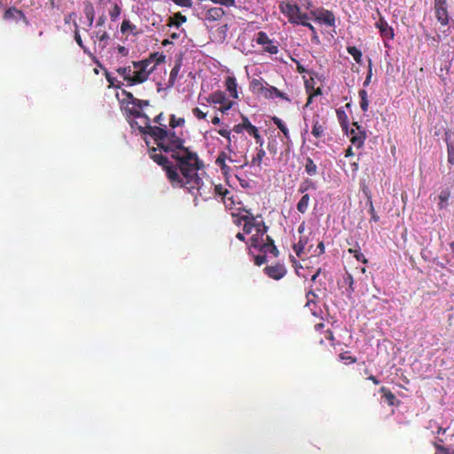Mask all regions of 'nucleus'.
Returning <instances> with one entry per match:
<instances>
[{
	"label": "nucleus",
	"mask_w": 454,
	"mask_h": 454,
	"mask_svg": "<svg viewBox=\"0 0 454 454\" xmlns=\"http://www.w3.org/2000/svg\"><path fill=\"white\" fill-rule=\"evenodd\" d=\"M172 157L178 160V168L168 166V178L174 185L185 187L192 196H198L195 191H200V179L197 170L202 167V163L197 154L183 146L172 153Z\"/></svg>",
	"instance_id": "obj_1"
},
{
	"label": "nucleus",
	"mask_w": 454,
	"mask_h": 454,
	"mask_svg": "<svg viewBox=\"0 0 454 454\" xmlns=\"http://www.w3.org/2000/svg\"><path fill=\"white\" fill-rule=\"evenodd\" d=\"M225 204V207L230 210L231 216L234 218V223L237 225L241 224L244 221L243 231L247 234L252 232L253 229H255L256 217L252 213V209L242 207L241 200H223Z\"/></svg>",
	"instance_id": "obj_2"
},
{
	"label": "nucleus",
	"mask_w": 454,
	"mask_h": 454,
	"mask_svg": "<svg viewBox=\"0 0 454 454\" xmlns=\"http://www.w3.org/2000/svg\"><path fill=\"white\" fill-rule=\"evenodd\" d=\"M268 226L262 221H257L255 224V233L251 237V246L258 248L263 254H271L273 257H278L279 251L275 246L273 239L267 235Z\"/></svg>",
	"instance_id": "obj_3"
},
{
	"label": "nucleus",
	"mask_w": 454,
	"mask_h": 454,
	"mask_svg": "<svg viewBox=\"0 0 454 454\" xmlns=\"http://www.w3.org/2000/svg\"><path fill=\"white\" fill-rule=\"evenodd\" d=\"M134 67L137 68L133 72L132 82L140 83L147 80L149 74L154 70L155 66L149 67L152 64L151 59H145L141 62H134Z\"/></svg>",
	"instance_id": "obj_4"
},
{
	"label": "nucleus",
	"mask_w": 454,
	"mask_h": 454,
	"mask_svg": "<svg viewBox=\"0 0 454 454\" xmlns=\"http://www.w3.org/2000/svg\"><path fill=\"white\" fill-rule=\"evenodd\" d=\"M284 12L288 15L289 20L293 23L301 24L309 27L312 31L314 27L311 24L306 22L308 19L306 14L301 12L300 8L295 4H286Z\"/></svg>",
	"instance_id": "obj_5"
},
{
	"label": "nucleus",
	"mask_w": 454,
	"mask_h": 454,
	"mask_svg": "<svg viewBox=\"0 0 454 454\" xmlns=\"http://www.w3.org/2000/svg\"><path fill=\"white\" fill-rule=\"evenodd\" d=\"M184 140L178 137L175 132H168V138L165 142H160V148L166 153H176L183 148Z\"/></svg>",
	"instance_id": "obj_6"
},
{
	"label": "nucleus",
	"mask_w": 454,
	"mask_h": 454,
	"mask_svg": "<svg viewBox=\"0 0 454 454\" xmlns=\"http://www.w3.org/2000/svg\"><path fill=\"white\" fill-rule=\"evenodd\" d=\"M140 130L145 134L152 136L157 142L159 147L160 142H165L167 138H168V131L163 128L147 125L145 129L140 127Z\"/></svg>",
	"instance_id": "obj_7"
},
{
	"label": "nucleus",
	"mask_w": 454,
	"mask_h": 454,
	"mask_svg": "<svg viewBox=\"0 0 454 454\" xmlns=\"http://www.w3.org/2000/svg\"><path fill=\"white\" fill-rule=\"evenodd\" d=\"M434 12L438 21L445 26L449 22V13L447 11L446 0H434Z\"/></svg>",
	"instance_id": "obj_8"
},
{
	"label": "nucleus",
	"mask_w": 454,
	"mask_h": 454,
	"mask_svg": "<svg viewBox=\"0 0 454 454\" xmlns=\"http://www.w3.org/2000/svg\"><path fill=\"white\" fill-rule=\"evenodd\" d=\"M264 273L270 278L279 280L286 274V267L281 263L266 266L263 270Z\"/></svg>",
	"instance_id": "obj_9"
},
{
	"label": "nucleus",
	"mask_w": 454,
	"mask_h": 454,
	"mask_svg": "<svg viewBox=\"0 0 454 454\" xmlns=\"http://www.w3.org/2000/svg\"><path fill=\"white\" fill-rule=\"evenodd\" d=\"M380 392L389 406H398L400 404V401L397 400L395 395L386 387H381Z\"/></svg>",
	"instance_id": "obj_10"
},
{
	"label": "nucleus",
	"mask_w": 454,
	"mask_h": 454,
	"mask_svg": "<svg viewBox=\"0 0 454 454\" xmlns=\"http://www.w3.org/2000/svg\"><path fill=\"white\" fill-rule=\"evenodd\" d=\"M354 125L356 126V129L359 131V134H356L354 129H351L350 133L352 135L350 141L351 143L356 146L357 148H360L364 145V141L365 139V133L364 131L360 130V127L357 126L356 123H354Z\"/></svg>",
	"instance_id": "obj_11"
},
{
	"label": "nucleus",
	"mask_w": 454,
	"mask_h": 454,
	"mask_svg": "<svg viewBox=\"0 0 454 454\" xmlns=\"http://www.w3.org/2000/svg\"><path fill=\"white\" fill-rule=\"evenodd\" d=\"M445 136L448 145V161L450 164L454 165V134L446 132Z\"/></svg>",
	"instance_id": "obj_12"
},
{
	"label": "nucleus",
	"mask_w": 454,
	"mask_h": 454,
	"mask_svg": "<svg viewBox=\"0 0 454 454\" xmlns=\"http://www.w3.org/2000/svg\"><path fill=\"white\" fill-rule=\"evenodd\" d=\"M224 15V11L221 7H213L207 11L206 19L210 21L220 20Z\"/></svg>",
	"instance_id": "obj_13"
},
{
	"label": "nucleus",
	"mask_w": 454,
	"mask_h": 454,
	"mask_svg": "<svg viewBox=\"0 0 454 454\" xmlns=\"http://www.w3.org/2000/svg\"><path fill=\"white\" fill-rule=\"evenodd\" d=\"M377 27L380 29V34L383 36H385L387 38H390V39L393 38V36H394L393 29L387 25V23L385 20H380L377 23Z\"/></svg>",
	"instance_id": "obj_14"
},
{
	"label": "nucleus",
	"mask_w": 454,
	"mask_h": 454,
	"mask_svg": "<svg viewBox=\"0 0 454 454\" xmlns=\"http://www.w3.org/2000/svg\"><path fill=\"white\" fill-rule=\"evenodd\" d=\"M226 88L230 91L232 98H238L237 83L235 78L228 77L226 79Z\"/></svg>",
	"instance_id": "obj_15"
},
{
	"label": "nucleus",
	"mask_w": 454,
	"mask_h": 454,
	"mask_svg": "<svg viewBox=\"0 0 454 454\" xmlns=\"http://www.w3.org/2000/svg\"><path fill=\"white\" fill-rule=\"evenodd\" d=\"M117 73L121 75H123L124 79L129 82V85H133L136 82H132L133 80V74H131V69L130 67H119L117 69Z\"/></svg>",
	"instance_id": "obj_16"
},
{
	"label": "nucleus",
	"mask_w": 454,
	"mask_h": 454,
	"mask_svg": "<svg viewBox=\"0 0 454 454\" xmlns=\"http://www.w3.org/2000/svg\"><path fill=\"white\" fill-rule=\"evenodd\" d=\"M348 252L349 254H352L358 262H361L364 264L368 263V260L366 259L364 254L360 251L359 247L348 248Z\"/></svg>",
	"instance_id": "obj_17"
},
{
	"label": "nucleus",
	"mask_w": 454,
	"mask_h": 454,
	"mask_svg": "<svg viewBox=\"0 0 454 454\" xmlns=\"http://www.w3.org/2000/svg\"><path fill=\"white\" fill-rule=\"evenodd\" d=\"M318 20L324 22L325 24L328 26H333L334 25V15L333 12L326 11L318 17Z\"/></svg>",
	"instance_id": "obj_18"
},
{
	"label": "nucleus",
	"mask_w": 454,
	"mask_h": 454,
	"mask_svg": "<svg viewBox=\"0 0 454 454\" xmlns=\"http://www.w3.org/2000/svg\"><path fill=\"white\" fill-rule=\"evenodd\" d=\"M272 93L276 95V97L283 98L286 101H290V98L286 96L285 93L278 90L276 87L270 86L266 90V92L264 93L265 97H271Z\"/></svg>",
	"instance_id": "obj_19"
},
{
	"label": "nucleus",
	"mask_w": 454,
	"mask_h": 454,
	"mask_svg": "<svg viewBox=\"0 0 454 454\" xmlns=\"http://www.w3.org/2000/svg\"><path fill=\"white\" fill-rule=\"evenodd\" d=\"M307 244V239H301L298 243L294 244L293 246V249L294 251L295 252L296 255L297 256H301L304 248H305V246Z\"/></svg>",
	"instance_id": "obj_20"
},
{
	"label": "nucleus",
	"mask_w": 454,
	"mask_h": 454,
	"mask_svg": "<svg viewBox=\"0 0 454 454\" xmlns=\"http://www.w3.org/2000/svg\"><path fill=\"white\" fill-rule=\"evenodd\" d=\"M174 18L176 20V21H174L173 18L168 19V26H176L179 27L182 23L186 21V17L182 15L180 12L176 13Z\"/></svg>",
	"instance_id": "obj_21"
},
{
	"label": "nucleus",
	"mask_w": 454,
	"mask_h": 454,
	"mask_svg": "<svg viewBox=\"0 0 454 454\" xmlns=\"http://www.w3.org/2000/svg\"><path fill=\"white\" fill-rule=\"evenodd\" d=\"M271 120L278 126V128L283 132L284 136L286 138H289L288 129L286 127V125L283 123V121L276 116L272 117Z\"/></svg>",
	"instance_id": "obj_22"
},
{
	"label": "nucleus",
	"mask_w": 454,
	"mask_h": 454,
	"mask_svg": "<svg viewBox=\"0 0 454 454\" xmlns=\"http://www.w3.org/2000/svg\"><path fill=\"white\" fill-rule=\"evenodd\" d=\"M180 63H177L175 65V67L172 68L170 74H169V80H168V87H172L176 82L177 74L180 70Z\"/></svg>",
	"instance_id": "obj_23"
},
{
	"label": "nucleus",
	"mask_w": 454,
	"mask_h": 454,
	"mask_svg": "<svg viewBox=\"0 0 454 454\" xmlns=\"http://www.w3.org/2000/svg\"><path fill=\"white\" fill-rule=\"evenodd\" d=\"M305 170L309 176H313L317 173V166L310 158H308L306 160Z\"/></svg>",
	"instance_id": "obj_24"
},
{
	"label": "nucleus",
	"mask_w": 454,
	"mask_h": 454,
	"mask_svg": "<svg viewBox=\"0 0 454 454\" xmlns=\"http://www.w3.org/2000/svg\"><path fill=\"white\" fill-rule=\"evenodd\" d=\"M348 52L354 58V59L357 62H361L362 52L356 46L348 47Z\"/></svg>",
	"instance_id": "obj_25"
},
{
	"label": "nucleus",
	"mask_w": 454,
	"mask_h": 454,
	"mask_svg": "<svg viewBox=\"0 0 454 454\" xmlns=\"http://www.w3.org/2000/svg\"><path fill=\"white\" fill-rule=\"evenodd\" d=\"M324 131H325V129H324L323 125L320 124L317 120L314 121V125H313V129H312L313 136L316 137H320L323 135Z\"/></svg>",
	"instance_id": "obj_26"
},
{
	"label": "nucleus",
	"mask_w": 454,
	"mask_h": 454,
	"mask_svg": "<svg viewBox=\"0 0 454 454\" xmlns=\"http://www.w3.org/2000/svg\"><path fill=\"white\" fill-rule=\"evenodd\" d=\"M339 358L345 362V364H354L356 362V357L349 355L348 351L342 352L339 355Z\"/></svg>",
	"instance_id": "obj_27"
},
{
	"label": "nucleus",
	"mask_w": 454,
	"mask_h": 454,
	"mask_svg": "<svg viewBox=\"0 0 454 454\" xmlns=\"http://www.w3.org/2000/svg\"><path fill=\"white\" fill-rule=\"evenodd\" d=\"M244 129L248 131L250 135L255 133L257 131V128L250 123L247 117L242 116Z\"/></svg>",
	"instance_id": "obj_28"
},
{
	"label": "nucleus",
	"mask_w": 454,
	"mask_h": 454,
	"mask_svg": "<svg viewBox=\"0 0 454 454\" xmlns=\"http://www.w3.org/2000/svg\"><path fill=\"white\" fill-rule=\"evenodd\" d=\"M256 42L262 45L271 43V41L264 32L258 33Z\"/></svg>",
	"instance_id": "obj_29"
},
{
	"label": "nucleus",
	"mask_w": 454,
	"mask_h": 454,
	"mask_svg": "<svg viewBox=\"0 0 454 454\" xmlns=\"http://www.w3.org/2000/svg\"><path fill=\"white\" fill-rule=\"evenodd\" d=\"M184 118H176L175 115H171L169 124L172 128L182 126V125H184Z\"/></svg>",
	"instance_id": "obj_30"
},
{
	"label": "nucleus",
	"mask_w": 454,
	"mask_h": 454,
	"mask_svg": "<svg viewBox=\"0 0 454 454\" xmlns=\"http://www.w3.org/2000/svg\"><path fill=\"white\" fill-rule=\"evenodd\" d=\"M153 160L161 166H165L166 168L168 166V160L163 155L155 154L153 155Z\"/></svg>",
	"instance_id": "obj_31"
},
{
	"label": "nucleus",
	"mask_w": 454,
	"mask_h": 454,
	"mask_svg": "<svg viewBox=\"0 0 454 454\" xmlns=\"http://www.w3.org/2000/svg\"><path fill=\"white\" fill-rule=\"evenodd\" d=\"M84 13L87 18H94V7L92 4L87 3L84 7Z\"/></svg>",
	"instance_id": "obj_32"
},
{
	"label": "nucleus",
	"mask_w": 454,
	"mask_h": 454,
	"mask_svg": "<svg viewBox=\"0 0 454 454\" xmlns=\"http://www.w3.org/2000/svg\"><path fill=\"white\" fill-rule=\"evenodd\" d=\"M307 303L306 306L310 307L311 304H315V299L317 298V294L313 291H309L306 294Z\"/></svg>",
	"instance_id": "obj_33"
},
{
	"label": "nucleus",
	"mask_w": 454,
	"mask_h": 454,
	"mask_svg": "<svg viewBox=\"0 0 454 454\" xmlns=\"http://www.w3.org/2000/svg\"><path fill=\"white\" fill-rule=\"evenodd\" d=\"M266 261H267L266 254L255 255L254 259V264L257 266L262 265L263 263L266 262Z\"/></svg>",
	"instance_id": "obj_34"
},
{
	"label": "nucleus",
	"mask_w": 454,
	"mask_h": 454,
	"mask_svg": "<svg viewBox=\"0 0 454 454\" xmlns=\"http://www.w3.org/2000/svg\"><path fill=\"white\" fill-rule=\"evenodd\" d=\"M265 156V152L263 149H260L256 154V156L253 159L252 162L260 165L262 158Z\"/></svg>",
	"instance_id": "obj_35"
},
{
	"label": "nucleus",
	"mask_w": 454,
	"mask_h": 454,
	"mask_svg": "<svg viewBox=\"0 0 454 454\" xmlns=\"http://www.w3.org/2000/svg\"><path fill=\"white\" fill-rule=\"evenodd\" d=\"M213 3L221 4L226 7H231L235 5V0H211Z\"/></svg>",
	"instance_id": "obj_36"
},
{
	"label": "nucleus",
	"mask_w": 454,
	"mask_h": 454,
	"mask_svg": "<svg viewBox=\"0 0 454 454\" xmlns=\"http://www.w3.org/2000/svg\"><path fill=\"white\" fill-rule=\"evenodd\" d=\"M133 28H135V27L131 25L129 20H123L121 27V33H126L128 30H132Z\"/></svg>",
	"instance_id": "obj_37"
},
{
	"label": "nucleus",
	"mask_w": 454,
	"mask_h": 454,
	"mask_svg": "<svg viewBox=\"0 0 454 454\" xmlns=\"http://www.w3.org/2000/svg\"><path fill=\"white\" fill-rule=\"evenodd\" d=\"M251 85L254 89H258V90H261L262 91H265V92H266V90L268 89V88H264L262 86V82L257 79H254L251 82Z\"/></svg>",
	"instance_id": "obj_38"
},
{
	"label": "nucleus",
	"mask_w": 454,
	"mask_h": 454,
	"mask_svg": "<svg viewBox=\"0 0 454 454\" xmlns=\"http://www.w3.org/2000/svg\"><path fill=\"white\" fill-rule=\"evenodd\" d=\"M308 208V200H299L298 204H297V209L301 212V213H305L306 210Z\"/></svg>",
	"instance_id": "obj_39"
},
{
	"label": "nucleus",
	"mask_w": 454,
	"mask_h": 454,
	"mask_svg": "<svg viewBox=\"0 0 454 454\" xmlns=\"http://www.w3.org/2000/svg\"><path fill=\"white\" fill-rule=\"evenodd\" d=\"M175 4L184 6V7H191L192 4V0H172Z\"/></svg>",
	"instance_id": "obj_40"
},
{
	"label": "nucleus",
	"mask_w": 454,
	"mask_h": 454,
	"mask_svg": "<svg viewBox=\"0 0 454 454\" xmlns=\"http://www.w3.org/2000/svg\"><path fill=\"white\" fill-rule=\"evenodd\" d=\"M369 205H370L369 211H370V214L372 215V220L374 221V222H378L380 220V217L375 213L374 207L372 205V200L369 201Z\"/></svg>",
	"instance_id": "obj_41"
},
{
	"label": "nucleus",
	"mask_w": 454,
	"mask_h": 454,
	"mask_svg": "<svg viewBox=\"0 0 454 454\" xmlns=\"http://www.w3.org/2000/svg\"><path fill=\"white\" fill-rule=\"evenodd\" d=\"M213 98H214L213 101L215 103H219V104H223V102L225 100V97L223 93H215L213 96Z\"/></svg>",
	"instance_id": "obj_42"
},
{
	"label": "nucleus",
	"mask_w": 454,
	"mask_h": 454,
	"mask_svg": "<svg viewBox=\"0 0 454 454\" xmlns=\"http://www.w3.org/2000/svg\"><path fill=\"white\" fill-rule=\"evenodd\" d=\"M193 114L199 119H205L207 116L206 113H203L200 108L196 107L192 110Z\"/></svg>",
	"instance_id": "obj_43"
},
{
	"label": "nucleus",
	"mask_w": 454,
	"mask_h": 454,
	"mask_svg": "<svg viewBox=\"0 0 454 454\" xmlns=\"http://www.w3.org/2000/svg\"><path fill=\"white\" fill-rule=\"evenodd\" d=\"M135 106H137L139 108H143L145 106H149V101L148 100H141V99H137L136 101H134V105Z\"/></svg>",
	"instance_id": "obj_44"
},
{
	"label": "nucleus",
	"mask_w": 454,
	"mask_h": 454,
	"mask_svg": "<svg viewBox=\"0 0 454 454\" xmlns=\"http://www.w3.org/2000/svg\"><path fill=\"white\" fill-rule=\"evenodd\" d=\"M264 51L270 53V54H276L278 51V46L273 44H269L264 48Z\"/></svg>",
	"instance_id": "obj_45"
},
{
	"label": "nucleus",
	"mask_w": 454,
	"mask_h": 454,
	"mask_svg": "<svg viewBox=\"0 0 454 454\" xmlns=\"http://www.w3.org/2000/svg\"><path fill=\"white\" fill-rule=\"evenodd\" d=\"M121 13V9L118 5H115L114 10L110 12L112 20H115Z\"/></svg>",
	"instance_id": "obj_46"
},
{
	"label": "nucleus",
	"mask_w": 454,
	"mask_h": 454,
	"mask_svg": "<svg viewBox=\"0 0 454 454\" xmlns=\"http://www.w3.org/2000/svg\"><path fill=\"white\" fill-rule=\"evenodd\" d=\"M122 93L126 96V98L129 100V102L130 104L134 105V101H136L137 98L133 96V94L131 92H129V91H126V90H123Z\"/></svg>",
	"instance_id": "obj_47"
},
{
	"label": "nucleus",
	"mask_w": 454,
	"mask_h": 454,
	"mask_svg": "<svg viewBox=\"0 0 454 454\" xmlns=\"http://www.w3.org/2000/svg\"><path fill=\"white\" fill-rule=\"evenodd\" d=\"M224 160H225V154L223 153L218 156V158L216 160V163L219 164L222 167V168H223L225 167Z\"/></svg>",
	"instance_id": "obj_48"
},
{
	"label": "nucleus",
	"mask_w": 454,
	"mask_h": 454,
	"mask_svg": "<svg viewBox=\"0 0 454 454\" xmlns=\"http://www.w3.org/2000/svg\"><path fill=\"white\" fill-rule=\"evenodd\" d=\"M346 281L348 282V286H349V288H350L351 292H353V291H354V286H353V285H354V282H355V281H354V278H353L352 275L348 274V277H347V278H346Z\"/></svg>",
	"instance_id": "obj_49"
},
{
	"label": "nucleus",
	"mask_w": 454,
	"mask_h": 454,
	"mask_svg": "<svg viewBox=\"0 0 454 454\" xmlns=\"http://www.w3.org/2000/svg\"><path fill=\"white\" fill-rule=\"evenodd\" d=\"M14 12H18V11L16 9H9L5 12L4 13V19H10L13 16V13ZM19 13H21L20 12H19Z\"/></svg>",
	"instance_id": "obj_50"
},
{
	"label": "nucleus",
	"mask_w": 454,
	"mask_h": 454,
	"mask_svg": "<svg viewBox=\"0 0 454 454\" xmlns=\"http://www.w3.org/2000/svg\"><path fill=\"white\" fill-rule=\"evenodd\" d=\"M372 67H371V65L369 66V71H368V74L366 75V78H365V81L364 82V86H367L370 82H371V78H372Z\"/></svg>",
	"instance_id": "obj_51"
},
{
	"label": "nucleus",
	"mask_w": 454,
	"mask_h": 454,
	"mask_svg": "<svg viewBox=\"0 0 454 454\" xmlns=\"http://www.w3.org/2000/svg\"><path fill=\"white\" fill-rule=\"evenodd\" d=\"M218 133H219L221 136H223V137H227V138H228V140H229V142L231 141V137H230V131H229V130L223 129H219V130H218Z\"/></svg>",
	"instance_id": "obj_52"
},
{
	"label": "nucleus",
	"mask_w": 454,
	"mask_h": 454,
	"mask_svg": "<svg viewBox=\"0 0 454 454\" xmlns=\"http://www.w3.org/2000/svg\"><path fill=\"white\" fill-rule=\"evenodd\" d=\"M369 101L368 99L361 100L360 106L364 112L368 110Z\"/></svg>",
	"instance_id": "obj_53"
},
{
	"label": "nucleus",
	"mask_w": 454,
	"mask_h": 454,
	"mask_svg": "<svg viewBox=\"0 0 454 454\" xmlns=\"http://www.w3.org/2000/svg\"><path fill=\"white\" fill-rule=\"evenodd\" d=\"M130 114L135 117H145L147 119L146 115L139 112L138 110H131Z\"/></svg>",
	"instance_id": "obj_54"
},
{
	"label": "nucleus",
	"mask_w": 454,
	"mask_h": 454,
	"mask_svg": "<svg viewBox=\"0 0 454 454\" xmlns=\"http://www.w3.org/2000/svg\"><path fill=\"white\" fill-rule=\"evenodd\" d=\"M243 129H244L243 123L238 124V125L234 126V128H233V131L236 133H241L243 131Z\"/></svg>",
	"instance_id": "obj_55"
},
{
	"label": "nucleus",
	"mask_w": 454,
	"mask_h": 454,
	"mask_svg": "<svg viewBox=\"0 0 454 454\" xmlns=\"http://www.w3.org/2000/svg\"><path fill=\"white\" fill-rule=\"evenodd\" d=\"M118 51H119L121 55H123V56H126V55H128V53H129L128 49H127L126 47H124V46H119V47H118Z\"/></svg>",
	"instance_id": "obj_56"
},
{
	"label": "nucleus",
	"mask_w": 454,
	"mask_h": 454,
	"mask_svg": "<svg viewBox=\"0 0 454 454\" xmlns=\"http://www.w3.org/2000/svg\"><path fill=\"white\" fill-rule=\"evenodd\" d=\"M317 249L319 251V254H323L325 253V244L323 241L318 243Z\"/></svg>",
	"instance_id": "obj_57"
},
{
	"label": "nucleus",
	"mask_w": 454,
	"mask_h": 454,
	"mask_svg": "<svg viewBox=\"0 0 454 454\" xmlns=\"http://www.w3.org/2000/svg\"><path fill=\"white\" fill-rule=\"evenodd\" d=\"M252 136H254V137L256 139L257 143H260L261 145H262V140L261 136L258 133V130L255 133L252 134Z\"/></svg>",
	"instance_id": "obj_58"
},
{
	"label": "nucleus",
	"mask_w": 454,
	"mask_h": 454,
	"mask_svg": "<svg viewBox=\"0 0 454 454\" xmlns=\"http://www.w3.org/2000/svg\"><path fill=\"white\" fill-rule=\"evenodd\" d=\"M325 338L326 339H329L330 340H333L334 337H333V333L331 331V330H327L325 332Z\"/></svg>",
	"instance_id": "obj_59"
},
{
	"label": "nucleus",
	"mask_w": 454,
	"mask_h": 454,
	"mask_svg": "<svg viewBox=\"0 0 454 454\" xmlns=\"http://www.w3.org/2000/svg\"><path fill=\"white\" fill-rule=\"evenodd\" d=\"M74 38H75V41L77 42V43H78L81 47H83L82 38H81L80 35H79L77 32H76V33H75V35H74Z\"/></svg>",
	"instance_id": "obj_60"
},
{
	"label": "nucleus",
	"mask_w": 454,
	"mask_h": 454,
	"mask_svg": "<svg viewBox=\"0 0 454 454\" xmlns=\"http://www.w3.org/2000/svg\"><path fill=\"white\" fill-rule=\"evenodd\" d=\"M369 380L372 381L373 384L375 385H379L380 384V380L373 375H369V377L367 378Z\"/></svg>",
	"instance_id": "obj_61"
},
{
	"label": "nucleus",
	"mask_w": 454,
	"mask_h": 454,
	"mask_svg": "<svg viewBox=\"0 0 454 454\" xmlns=\"http://www.w3.org/2000/svg\"><path fill=\"white\" fill-rule=\"evenodd\" d=\"M359 96L361 98V100L368 99L367 98V92L364 90H361L359 91Z\"/></svg>",
	"instance_id": "obj_62"
},
{
	"label": "nucleus",
	"mask_w": 454,
	"mask_h": 454,
	"mask_svg": "<svg viewBox=\"0 0 454 454\" xmlns=\"http://www.w3.org/2000/svg\"><path fill=\"white\" fill-rule=\"evenodd\" d=\"M320 273H321V268H318L317 270V271L315 272V274L311 277V281L315 282L317 278L320 275Z\"/></svg>",
	"instance_id": "obj_63"
},
{
	"label": "nucleus",
	"mask_w": 454,
	"mask_h": 454,
	"mask_svg": "<svg viewBox=\"0 0 454 454\" xmlns=\"http://www.w3.org/2000/svg\"><path fill=\"white\" fill-rule=\"evenodd\" d=\"M109 39V35L106 33V32H104L100 36H99V40L100 41H106Z\"/></svg>",
	"instance_id": "obj_64"
}]
</instances>
